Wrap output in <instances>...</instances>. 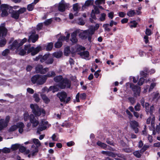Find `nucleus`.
<instances>
[{
    "mask_svg": "<svg viewBox=\"0 0 160 160\" xmlns=\"http://www.w3.org/2000/svg\"><path fill=\"white\" fill-rule=\"evenodd\" d=\"M92 28H89L88 30L79 32V37L82 39H85L88 38V40L91 42L92 35L94 34Z\"/></svg>",
    "mask_w": 160,
    "mask_h": 160,
    "instance_id": "obj_1",
    "label": "nucleus"
},
{
    "mask_svg": "<svg viewBox=\"0 0 160 160\" xmlns=\"http://www.w3.org/2000/svg\"><path fill=\"white\" fill-rule=\"evenodd\" d=\"M27 40V39L26 38L22 40L20 39L15 40L10 45V49L12 50L16 49L18 51H19L20 49V47L26 42Z\"/></svg>",
    "mask_w": 160,
    "mask_h": 160,
    "instance_id": "obj_2",
    "label": "nucleus"
},
{
    "mask_svg": "<svg viewBox=\"0 0 160 160\" xmlns=\"http://www.w3.org/2000/svg\"><path fill=\"white\" fill-rule=\"evenodd\" d=\"M30 44H28L25 46V49L27 51V53L31 52L32 56H34L37 54L41 49V48L40 46H38L35 48L33 47H30Z\"/></svg>",
    "mask_w": 160,
    "mask_h": 160,
    "instance_id": "obj_3",
    "label": "nucleus"
},
{
    "mask_svg": "<svg viewBox=\"0 0 160 160\" xmlns=\"http://www.w3.org/2000/svg\"><path fill=\"white\" fill-rule=\"evenodd\" d=\"M57 96L59 98L61 102H63L66 104L68 103L71 99L70 97H69L65 100V99L67 97V94L64 91L58 92L57 94Z\"/></svg>",
    "mask_w": 160,
    "mask_h": 160,
    "instance_id": "obj_4",
    "label": "nucleus"
},
{
    "mask_svg": "<svg viewBox=\"0 0 160 160\" xmlns=\"http://www.w3.org/2000/svg\"><path fill=\"white\" fill-rule=\"evenodd\" d=\"M71 86V81L67 78L63 79L58 84V86L61 89L70 88Z\"/></svg>",
    "mask_w": 160,
    "mask_h": 160,
    "instance_id": "obj_5",
    "label": "nucleus"
},
{
    "mask_svg": "<svg viewBox=\"0 0 160 160\" xmlns=\"http://www.w3.org/2000/svg\"><path fill=\"white\" fill-rule=\"evenodd\" d=\"M70 33H68L66 37L61 36L58 39V41L55 43V47L56 48H60L62 45V42L66 41L68 42L70 37Z\"/></svg>",
    "mask_w": 160,
    "mask_h": 160,
    "instance_id": "obj_6",
    "label": "nucleus"
},
{
    "mask_svg": "<svg viewBox=\"0 0 160 160\" xmlns=\"http://www.w3.org/2000/svg\"><path fill=\"white\" fill-rule=\"evenodd\" d=\"M130 87L134 92V96L137 97L140 96L141 88L140 87L136 85H134L133 83H130Z\"/></svg>",
    "mask_w": 160,
    "mask_h": 160,
    "instance_id": "obj_7",
    "label": "nucleus"
},
{
    "mask_svg": "<svg viewBox=\"0 0 160 160\" xmlns=\"http://www.w3.org/2000/svg\"><path fill=\"white\" fill-rule=\"evenodd\" d=\"M70 5L69 3L65 2L64 0H62L59 4L58 10L60 12H63L65 11L66 9L69 8Z\"/></svg>",
    "mask_w": 160,
    "mask_h": 160,
    "instance_id": "obj_8",
    "label": "nucleus"
},
{
    "mask_svg": "<svg viewBox=\"0 0 160 160\" xmlns=\"http://www.w3.org/2000/svg\"><path fill=\"white\" fill-rule=\"evenodd\" d=\"M30 107L32 110L33 113L35 114L36 117L37 116H38L41 115V111L37 105L31 104Z\"/></svg>",
    "mask_w": 160,
    "mask_h": 160,
    "instance_id": "obj_9",
    "label": "nucleus"
},
{
    "mask_svg": "<svg viewBox=\"0 0 160 160\" xmlns=\"http://www.w3.org/2000/svg\"><path fill=\"white\" fill-rule=\"evenodd\" d=\"M48 122L45 120H42L38 128L37 133L40 134V132L44 130L47 128Z\"/></svg>",
    "mask_w": 160,
    "mask_h": 160,
    "instance_id": "obj_10",
    "label": "nucleus"
},
{
    "mask_svg": "<svg viewBox=\"0 0 160 160\" xmlns=\"http://www.w3.org/2000/svg\"><path fill=\"white\" fill-rule=\"evenodd\" d=\"M10 119L9 116H7L5 120L3 119L0 120V130H2L4 128L8 126Z\"/></svg>",
    "mask_w": 160,
    "mask_h": 160,
    "instance_id": "obj_11",
    "label": "nucleus"
},
{
    "mask_svg": "<svg viewBox=\"0 0 160 160\" xmlns=\"http://www.w3.org/2000/svg\"><path fill=\"white\" fill-rule=\"evenodd\" d=\"M49 70L48 68H43L42 65H38L36 67V71L37 73L41 74H45Z\"/></svg>",
    "mask_w": 160,
    "mask_h": 160,
    "instance_id": "obj_12",
    "label": "nucleus"
},
{
    "mask_svg": "<svg viewBox=\"0 0 160 160\" xmlns=\"http://www.w3.org/2000/svg\"><path fill=\"white\" fill-rule=\"evenodd\" d=\"M5 24L2 23L0 26V38L6 36L7 32V30L5 27Z\"/></svg>",
    "mask_w": 160,
    "mask_h": 160,
    "instance_id": "obj_13",
    "label": "nucleus"
},
{
    "mask_svg": "<svg viewBox=\"0 0 160 160\" xmlns=\"http://www.w3.org/2000/svg\"><path fill=\"white\" fill-rule=\"evenodd\" d=\"M35 33L36 32L35 31H32L31 32V34L29 37L28 42L31 41L32 43H34L38 40V35Z\"/></svg>",
    "mask_w": 160,
    "mask_h": 160,
    "instance_id": "obj_14",
    "label": "nucleus"
},
{
    "mask_svg": "<svg viewBox=\"0 0 160 160\" xmlns=\"http://www.w3.org/2000/svg\"><path fill=\"white\" fill-rule=\"evenodd\" d=\"M79 31H80V29H77L71 33L70 40L72 43H76L78 42V40L77 36L78 33L79 32Z\"/></svg>",
    "mask_w": 160,
    "mask_h": 160,
    "instance_id": "obj_15",
    "label": "nucleus"
},
{
    "mask_svg": "<svg viewBox=\"0 0 160 160\" xmlns=\"http://www.w3.org/2000/svg\"><path fill=\"white\" fill-rule=\"evenodd\" d=\"M30 121L31 123L32 124V126L33 127H37L39 124V121L37 118H36L34 116L31 114L30 115Z\"/></svg>",
    "mask_w": 160,
    "mask_h": 160,
    "instance_id": "obj_16",
    "label": "nucleus"
},
{
    "mask_svg": "<svg viewBox=\"0 0 160 160\" xmlns=\"http://www.w3.org/2000/svg\"><path fill=\"white\" fill-rule=\"evenodd\" d=\"M0 8L2 11V16L4 17L7 16L8 15V6L7 4H3L1 5Z\"/></svg>",
    "mask_w": 160,
    "mask_h": 160,
    "instance_id": "obj_17",
    "label": "nucleus"
},
{
    "mask_svg": "<svg viewBox=\"0 0 160 160\" xmlns=\"http://www.w3.org/2000/svg\"><path fill=\"white\" fill-rule=\"evenodd\" d=\"M38 84L42 85L44 84L47 80V77L46 76L40 75H38Z\"/></svg>",
    "mask_w": 160,
    "mask_h": 160,
    "instance_id": "obj_18",
    "label": "nucleus"
},
{
    "mask_svg": "<svg viewBox=\"0 0 160 160\" xmlns=\"http://www.w3.org/2000/svg\"><path fill=\"white\" fill-rule=\"evenodd\" d=\"M94 2V0H87L84 4L83 5L82 8L81 10L83 11L87 7H88L90 5L92 4Z\"/></svg>",
    "mask_w": 160,
    "mask_h": 160,
    "instance_id": "obj_19",
    "label": "nucleus"
},
{
    "mask_svg": "<svg viewBox=\"0 0 160 160\" xmlns=\"http://www.w3.org/2000/svg\"><path fill=\"white\" fill-rule=\"evenodd\" d=\"M82 58H88L89 56V52L88 51H83L78 53Z\"/></svg>",
    "mask_w": 160,
    "mask_h": 160,
    "instance_id": "obj_20",
    "label": "nucleus"
},
{
    "mask_svg": "<svg viewBox=\"0 0 160 160\" xmlns=\"http://www.w3.org/2000/svg\"><path fill=\"white\" fill-rule=\"evenodd\" d=\"M59 87L57 86H52L49 87L50 91H52L53 93L58 92L59 90Z\"/></svg>",
    "mask_w": 160,
    "mask_h": 160,
    "instance_id": "obj_21",
    "label": "nucleus"
},
{
    "mask_svg": "<svg viewBox=\"0 0 160 160\" xmlns=\"http://www.w3.org/2000/svg\"><path fill=\"white\" fill-rule=\"evenodd\" d=\"M24 127V124L22 122L18 123V128H19L18 131L20 133H22L23 132V128Z\"/></svg>",
    "mask_w": 160,
    "mask_h": 160,
    "instance_id": "obj_22",
    "label": "nucleus"
},
{
    "mask_svg": "<svg viewBox=\"0 0 160 160\" xmlns=\"http://www.w3.org/2000/svg\"><path fill=\"white\" fill-rule=\"evenodd\" d=\"M19 14L18 11H13L11 13V17L16 19L19 18Z\"/></svg>",
    "mask_w": 160,
    "mask_h": 160,
    "instance_id": "obj_23",
    "label": "nucleus"
},
{
    "mask_svg": "<svg viewBox=\"0 0 160 160\" xmlns=\"http://www.w3.org/2000/svg\"><path fill=\"white\" fill-rule=\"evenodd\" d=\"M32 142L33 143L36 145V148H38L40 147L41 145L40 142L38 139L33 138L32 140Z\"/></svg>",
    "mask_w": 160,
    "mask_h": 160,
    "instance_id": "obj_24",
    "label": "nucleus"
},
{
    "mask_svg": "<svg viewBox=\"0 0 160 160\" xmlns=\"http://www.w3.org/2000/svg\"><path fill=\"white\" fill-rule=\"evenodd\" d=\"M50 56V54L49 53L44 55L43 56H42L41 58L40 59V62H43L45 61H46L49 57Z\"/></svg>",
    "mask_w": 160,
    "mask_h": 160,
    "instance_id": "obj_25",
    "label": "nucleus"
},
{
    "mask_svg": "<svg viewBox=\"0 0 160 160\" xmlns=\"http://www.w3.org/2000/svg\"><path fill=\"white\" fill-rule=\"evenodd\" d=\"M41 97L45 103H48L50 102V99L46 96V95L43 94H42L41 95Z\"/></svg>",
    "mask_w": 160,
    "mask_h": 160,
    "instance_id": "obj_26",
    "label": "nucleus"
},
{
    "mask_svg": "<svg viewBox=\"0 0 160 160\" xmlns=\"http://www.w3.org/2000/svg\"><path fill=\"white\" fill-rule=\"evenodd\" d=\"M80 9L79 7V4L78 3L74 4L73 5V9L74 11L77 12V14L78 13V12Z\"/></svg>",
    "mask_w": 160,
    "mask_h": 160,
    "instance_id": "obj_27",
    "label": "nucleus"
},
{
    "mask_svg": "<svg viewBox=\"0 0 160 160\" xmlns=\"http://www.w3.org/2000/svg\"><path fill=\"white\" fill-rule=\"evenodd\" d=\"M38 75H36L33 76L31 78L32 82L35 84L37 83L38 84Z\"/></svg>",
    "mask_w": 160,
    "mask_h": 160,
    "instance_id": "obj_28",
    "label": "nucleus"
},
{
    "mask_svg": "<svg viewBox=\"0 0 160 160\" xmlns=\"http://www.w3.org/2000/svg\"><path fill=\"white\" fill-rule=\"evenodd\" d=\"M63 80L62 77L61 75H59L55 77L54 78V80L57 82H60Z\"/></svg>",
    "mask_w": 160,
    "mask_h": 160,
    "instance_id": "obj_29",
    "label": "nucleus"
},
{
    "mask_svg": "<svg viewBox=\"0 0 160 160\" xmlns=\"http://www.w3.org/2000/svg\"><path fill=\"white\" fill-rule=\"evenodd\" d=\"M62 55V53L61 51H58L53 53V56L57 58H60Z\"/></svg>",
    "mask_w": 160,
    "mask_h": 160,
    "instance_id": "obj_30",
    "label": "nucleus"
},
{
    "mask_svg": "<svg viewBox=\"0 0 160 160\" xmlns=\"http://www.w3.org/2000/svg\"><path fill=\"white\" fill-rule=\"evenodd\" d=\"M56 75L54 71H51L48 72L47 74L45 75L46 76V77H47V78H51L53 77H54Z\"/></svg>",
    "mask_w": 160,
    "mask_h": 160,
    "instance_id": "obj_31",
    "label": "nucleus"
},
{
    "mask_svg": "<svg viewBox=\"0 0 160 160\" xmlns=\"http://www.w3.org/2000/svg\"><path fill=\"white\" fill-rule=\"evenodd\" d=\"M10 53V50L8 49H6L2 52V55L4 57H7L9 55Z\"/></svg>",
    "mask_w": 160,
    "mask_h": 160,
    "instance_id": "obj_32",
    "label": "nucleus"
},
{
    "mask_svg": "<svg viewBox=\"0 0 160 160\" xmlns=\"http://www.w3.org/2000/svg\"><path fill=\"white\" fill-rule=\"evenodd\" d=\"M147 73H149L148 70V69H146L144 70V71H141L140 72V74L144 78H146L147 77Z\"/></svg>",
    "mask_w": 160,
    "mask_h": 160,
    "instance_id": "obj_33",
    "label": "nucleus"
},
{
    "mask_svg": "<svg viewBox=\"0 0 160 160\" xmlns=\"http://www.w3.org/2000/svg\"><path fill=\"white\" fill-rule=\"evenodd\" d=\"M131 125L132 128H135L138 126V123L137 121L133 120L131 121L130 123Z\"/></svg>",
    "mask_w": 160,
    "mask_h": 160,
    "instance_id": "obj_34",
    "label": "nucleus"
},
{
    "mask_svg": "<svg viewBox=\"0 0 160 160\" xmlns=\"http://www.w3.org/2000/svg\"><path fill=\"white\" fill-rule=\"evenodd\" d=\"M97 144L98 146L101 147L104 149H105L107 146V144L102 143L100 141H98L97 142Z\"/></svg>",
    "mask_w": 160,
    "mask_h": 160,
    "instance_id": "obj_35",
    "label": "nucleus"
},
{
    "mask_svg": "<svg viewBox=\"0 0 160 160\" xmlns=\"http://www.w3.org/2000/svg\"><path fill=\"white\" fill-rule=\"evenodd\" d=\"M34 4L33 2L28 5L27 6V9L29 11H32L34 7Z\"/></svg>",
    "mask_w": 160,
    "mask_h": 160,
    "instance_id": "obj_36",
    "label": "nucleus"
},
{
    "mask_svg": "<svg viewBox=\"0 0 160 160\" xmlns=\"http://www.w3.org/2000/svg\"><path fill=\"white\" fill-rule=\"evenodd\" d=\"M140 153H142L140 151H136L133 152V155L138 158H140L141 156V154Z\"/></svg>",
    "mask_w": 160,
    "mask_h": 160,
    "instance_id": "obj_37",
    "label": "nucleus"
},
{
    "mask_svg": "<svg viewBox=\"0 0 160 160\" xmlns=\"http://www.w3.org/2000/svg\"><path fill=\"white\" fill-rule=\"evenodd\" d=\"M53 44L52 42L49 43L46 48V50L47 51H50L53 47Z\"/></svg>",
    "mask_w": 160,
    "mask_h": 160,
    "instance_id": "obj_38",
    "label": "nucleus"
},
{
    "mask_svg": "<svg viewBox=\"0 0 160 160\" xmlns=\"http://www.w3.org/2000/svg\"><path fill=\"white\" fill-rule=\"evenodd\" d=\"M70 52V48L69 47H67L65 48L64 54L65 56H68Z\"/></svg>",
    "mask_w": 160,
    "mask_h": 160,
    "instance_id": "obj_39",
    "label": "nucleus"
},
{
    "mask_svg": "<svg viewBox=\"0 0 160 160\" xmlns=\"http://www.w3.org/2000/svg\"><path fill=\"white\" fill-rule=\"evenodd\" d=\"M105 3V0H96L95 1V3L97 5L104 4Z\"/></svg>",
    "mask_w": 160,
    "mask_h": 160,
    "instance_id": "obj_40",
    "label": "nucleus"
},
{
    "mask_svg": "<svg viewBox=\"0 0 160 160\" xmlns=\"http://www.w3.org/2000/svg\"><path fill=\"white\" fill-rule=\"evenodd\" d=\"M122 150L126 153H130L133 150L130 148H127L122 149Z\"/></svg>",
    "mask_w": 160,
    "mask_h": 160,
    "instance_id": "obj_41",
    "label": "nucleus"
},
{
    "mask_svg": "<svg viewBox=\"0 0 160 160\" xmlns=\"http://www.w3.org/2000/svg\"><path fill=\"white\" fill-rule=\"evenodd\" d=\"M144 107H145L146 108V111L147 113V114L149 113V112H150V106L149 104L147 102H146L145 103Z\"/></svg>",
    "mask_w": 160,
    "mask_h": 160,
    "instance_id": "obj_42",
    "label": "nucleus"
},
{
    "mask_svg": "<svg viewBox=\"0 0 160 160\" xmlns=\"http://www.w3.org/2000/svg\"><path fill=\"white\" fill-rule=\"evenodd\" d=\"M115 154V157H114V158H115L117 156L118 158H120L122 159H125V156L122 154H121L120 153H114Z\"/></svg>",
    "mask_w": 160,
    "mask_h": 160,
    "instance_id": "obj_43",
    "label": "nucleus"
},
{
    "mask_svg": "<svg viewBox=\"0 0 160 160\" xmlns=\"http://www.w3.org/2000/svg\"><path fill=\"white\" fill-rule=\"evenodd\" d=\"M18 128V123L17 125H13L12 126L9 130V132H13L17 129Z\"/></svg>",
    "mask_w": 160,
    "mask_h": 160,
    "instance_id": "obj_44",
    "label": "nucleus"
},
{
    "mask_svg": "<svg viewBox=\"0 0 160 160\" xmlns=\"http://www.w3.org/2000/svg\"><path fill=\"white\" fill-rule=\"evenodd\" d=\"M53 62V59L52 58H50V57L46 61L45 63L48 64H52Z\"/></svg>",
    "mask_w": 160,
    "mask_h": 160,
    "instance_id": "obj_45",
    "label": "nucleus"
},
{
    "mask_svg": "<svg viewBox=\"0 0 160 160\" xmlns=\"http://www.w3.org/2000/svg\"><path fill=\"white\" fill-rule=\"evenodd\" d=\"M136 13L134 10H130L127 13V15L129 17H131L134 16Z\"/></svg>",
    "mask_w": 160,
    "mask_h": 160,
    "instance_id": "obj_46",
    "label": "nucleus"
},
{
    "mask_svg": "<svg viewBox=\"0 0 160 160\" xmlns=\"http://www.w3.org/2000/svg\"><path fill=\"white\" fill-rule=\"evenodd\" d=\"M24 119L25 121H27L29 119H30V116L28 112H25L23 114Z\"/></svg>",
    "mask_w": 160,
    "mask_h": 160,
    "instance_id": "obj_47",
    "label": "nucleus"
},
{
    "mask_svg": "<svg viewBox=\"0 0 160 160\" xmlns=\"http://www.w3.org/2000/svg\"><path fill=\"white\" fill-rule=\"evenodd\" d=\"M10 149L9 148H4L2 149V152L4 153H7L10 152Z\"/></svg>",
    "mask_w": 160,
    "mask_h": 160,
    "instance_id": "obj_48",
    "label": "nucleus"
},
{
    "mask_svg": "<svg viewBox=\"0 0 160 160\" xmlns=\"http://www.w3.org/2000/svg\"><path fill=\"white\" fill-rule=\"evenodd\" d=\"M93 7L94 9V12L96 14H98L100 13V12L99 10L98 7L96 5H93Z\"/></svg>",
    "mask_w": 160,
    "mask_h": 160,
    "instance_id": "obj_49",
    "label": "nucleus"
},
{
    "mask_svg": "<svg viewBox=\"0 0 160 160\" xmlns=\"http://www.w3.org/2000/svg\"><path fill=\"white\" fill-rule=\"evenodd\" d=\"M6 43V40L5 39L3 38L0 40V47H3Z\"/></svg>",
    "mask_w": 160,
    "mask_h": 160,
    "instance_id": "obj_50",
    "label": "nucleus"
},
{
    "mask_svg": "<svg viewBox=\"0 0 160 160\" xmlns=\"http://www.w3.org/2000/svg\"><path fill=\"white\" fill-rule=\"evenodd\" d=\"M128 99L132 105L135 102V99L133 97H128Z\"/></svg>",
    "mask_w": 160,
    "mask_h": 160,
    "instance_id": "obj_51",
    "label": "nucleus"
},
{
    "mask_svg": "<svg viewBox=\"0 0 160 160\" xmlns=\"http://www.w3.org/2000/svg\"><path fill=\"white\" fill-rule=\"evenodd\" d=\"M149 148L148 145H144L140 150L141 152L143 153Z\"/></svg>",
    "mask_w": 160,
    "mask_h": 160,
    "instance_id": "obj_52",
    "label": "nucleus"
},
{
    "mask_svg": "<svg viewBox=\"0 0 160 160\" xmlns=\"http://www.w3.org/2000/svg\"><path fill=\"white\" fill-rule=\"evenodd\" d=\"M106 14L105 13H102L101 14V16L99 18L101 21H103L105 20Z\"/></svg>",
    "mask_w": 160,
    "mask_h": 160,
    "instance_id": "obj_53",
    "label": "nucleus"
},
{
    "mask_svg": "<svg viewBox=\"0 0 160 160\" xmlns=\"http://www.w3.org/2000/svg\"><path fill=\"white\" fill-rule=\"evenodd\" d=\"M154 93V96L153 97V99L158 100L159 99V98H160V94L159 93L157 92Z\"/></svg>",
    "mask_w": 160,
    "mask_h": 160,
    "instance_id": "obj_54",
    "label": "nucleus"
},
{
    "mask_svg": "<svg viewBox=\"0 0 160 160\" xmlns=\"http://www.w3.org/2000/svg\"><path fill=\"white\" fill-rule=\"evenodd\" d=\"M99 27V24L97 23L96 24L95 26L94 27H93L92 26H91L89 28H92L93 30V32L94 34V32L96 30H97L98 28Z\"/></svg>",
    "mask_w": 160,
    "mask_h": 160,
    "instance_id": "obj_55",
    "label": "nucleus"
},
{
    "mask_svg": "<svg viewBox=\"0 0 160 160\" xmlns=\"http://www.w3.org/2000/svg\"><path fill=\"white\" fill-rule=\"evenodd\" d=\"M134 109L136 111H139L141 110V105L140 104L138 103L134 107Z\"/></svg>",
    "mask_w": 160,
    "mask_h": 160,
    "instance_id": "obj_56",
    "label": "nucleus"
},
{
    "mask_svg": "<svg viewBox=\"0 0 160 160\" xmlns=\"http://www.w3.org/2000/svg\"><path fill=\"white\" fill-rule=\"evenodd\" d=\"M19 145L18 144H15L12 145L11 148L13 150H15L17 149L19 147Z\"/></svg>",
    "mask_w": 160,
    "mask_h": 160,
    "instance_id": "obj_57",
    "label": "nucleus"
},
{
    "mask_svg": "<svg viewBox=\"0 0 160 160\" xmlns=\"http://www.w3.org/2000/svg\"><path fill=\"white\" fill-rule=\"evenodd\" d=\"M109 26V24H104L102 27L104 28L105 31L109 32L110 31V29L108 28Z\"/></svg>",
    "mask_w": 160,
    "mask_h": 160,
    "instance_id": "obj_58",
    "label": "nucleus"
},
{
    "mask_svg": "<svg viewBox=\"0 0 160 160\" xmlns=\"http://www.w3.org/2000/svg\"><path fill=\"white\" fill-rule=\"evenodd\" d=\"M130 23H132V24L130 25L131 28H136L137 27V23L135 21H131Z\"/></svg>",
    "mask_w": 160,
    "mask_h": 160,
    "instance_id": "obj_59",
    "label": "nucleus"
},
{
    "mask_svg": "<svg viewBox=\"0 0 160 160\" xmlns=\"http://www.w3.org/2000/svg\"><path fill=\"white\" fill-rule=\"evenodd\" d=\"M33 97L35 99V100L36 102H38L39 101L40 98L39 95L35 93L33 95Z\"/></svg>",
    "mask_w": 160,
    "mask_h": 160,
    "instance_id": "obj_60",
    "label": "nucleus"
},
{
    "mask_svg": "<svg viewBox=\"0 0 160 160\" xmlns=\"http://www.w3.org/2000/svg\"><path fill=\"white\" fill-rule=\"evenodd\" d=\"M145 81L144 79L143 78H140L138 82V85L141 86L143 84Z\"/></svg>",
    "mask_w": 160,
    "mask_h": 160,
    "instance_id": "obj_61",
    "label": "nucleus"
},
{
    "mask_svg": "<svg viewBox=\"0 0 160 160\" xmlns=\"http://www.w3.org/2000/svg\"><path fill=\"white\" fill-rule=\"evenodd\" d=\"M26 10V9L25 8H20L18 10V11L19 14H22L25 12Z\"/></svg>",
    "mask_w": 160,
    "mask_h": 160,
    "instance_id": "obj_62",
    "label": "nucleus"
},
{
    "mask_svg": "<svg viewBox=\"0 0 160 160\" xmlns=\"http://www.w3.org/2000/svg\"><path fill=\"white\" fill-rule=\"evenodd\" d=\"M52 18L49 19L47 20H46L45 21L44 23V24L46 25H48L50 24L52 22Z\"/></svg>",
    "mask_w": 160,
    "mask_h": 160,
    "instance_id": "obj_63",
    "label": "nucleus"
},
{
    "mask_svg": "<svg viewBox=\"0 0 160 160\" xmlns=\"http://www.w3.org/2000/svg\"><path fill=\"white\" fill-rule=\"evenodd\" d=\"M106 155L107 156H109L112 157L113 158H114V157H115L114 153L110 151H107Z\"/></svg>",
    "mask_w": 160,
    "mask_h": 160,
    "instance_id": "obj_64",
    "label": "nucleus"
}]
</instances>
